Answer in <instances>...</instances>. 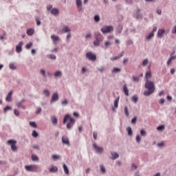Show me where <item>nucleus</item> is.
<instances>
[{
    "mask_svg": "<svg viewBox=\"0 0 176 176\" xmlns=\"http://www.w3.org/2000/svg\"><path fill=\"white\" fill-rule=\"evenodd\" d=\"M124 113H125V115L126 116H129V109L127 108V107L126 106H125V107H124Z\"/></svg>",
    "mask_w": 176,
    "mask_h": 176,
    "instance_id": "nucleus-40",
    "label": "nucleus"
},
{
    "mask_svg": "<svg viewBox=\"0 0 176 176\" xmlns=\"http://www.w3.org/2000/svg\"><path fill=\"white\" fill-rule=\"evenodd\" d=\"M118 104H119V98H117L114 100V108H118Z\"/></svg>",
    "mask_w": 176,
    "mask_h": 176,
    "instance_id": "nucleus-29",
    "label": "nucleus"
},
{
    "mask_svg": "<svg viewBox=\"0 0 176 176\" xmlns=\"http://www.w3.org/2000/svg\"><path fill=\"white\" fill-rule=\"evenodd\" d=\"M85 38H86V39H88V38H91V34L89 33V34H87Z\"/></svg>",
    "mask_w": 176,
    "mask_h": 176,
    "instance_id": "nucleus-61",
    "label": "nucleus"
},
{
    "mask_svg": "<svg viewBox=\"0 0 176 176\" xmlns=\"http://www.w3.org/2000/svg\"><path fill=\"white\" fill-rule=\"evenodd\" d=\"M27 34L29 35V36H32V35H34V29H28L27 30Z\"/></svg>",
    "mask_w": 176,
    "mask_h": 176,
    "instance_id": "nucleus-26",
    "label": "nucleus"
},
{
    "mask_svg": "<svg viewBox=\"0 0 176 176\" xmlns=\"http://www.w3.org/2000/svg\"><path fill=\"white\" fill-rule=\"evenodd\" d=\"M68 120H69L70 122L67 123V129H68V130H71V129H72V126H74V124H75V119L72 118L71 117V115L67 114L65 116V118L63 119V124H65V123H67V122H68Z\"/></svg>",
    "mask_w": 176,
    "mask_h": 176,
    "instance_id": "nucleus-2",
    "label": "nucleus"
},
{
    "mask_svg": "<svg viewBox=\"0 0 176 176\" xmlns=\"http://www.w3.org/2000/svg\"><path fill=\"white\" fill-rule=\"evenodd\" d=\"M111 45H112V43L110 41H106L104 43L105 47H108L109 46H111Z\"/></svg>",
    "mask_w": 176,
    "mask_h": 176,
    "instance_id": "nucleus-38",
    "label": "nucleus"
},
{
    "mask_svg": "<svg viewBox=\"0 0 176 176\" xmlns=\"http://www.w3.org/2000/svg\"><path fill=\"white\" fill-rule=\"evenodd\" d=\"M51 13H52V14H54V16H57V14H58V13H60V12L58 11V9L53 8L51 10Z\"/></svg>",
    "mask_w": 176,
    "mask_h": 176,
    "instance_id": "nucleus-21",
    "label": "nucleus"
},
{
    "mask_svg": "<svg viewBox=\"0 0 176 176\" xmlns=\"http://www.w3.org/2000/svg\"><path fill=\"white\" fill-rule=\"evenodd\" d=\"M67 32H69V33L71 32V29H69L68 26H63L62 30L59 31V34H65Z\"/></svg>",
    "mask_w": 176,
    "mask_h": 176,
    "instance_id": "nucleus-10",
    "label": "nucleus"
},
{
    "mask_svg": "<svg viewBox=\"0 0 176 176\" xmlns=\"http://www.w3.org/2000/svg\"><path fill=\"white\" fill-rule=\"evenodd\" d=\"M94 148L96 150V152L98 153H102V151H104V148H102V147H100L98 146H97V144H93Z\"/></svg>",
    "mask_w": 176,
    "mask_h": 176,
    "instance_id": "nucleus-12",
    "label": "nucleus"
},
{
    "mask_svg": "<svg viewBox=\"0 0 176 176\" xmlns=\"http://www.w3.org/2000/svg\"><path fill=\"white\" fill-rule=\"evenodd\" d=\"M32 137H34V138H36V137H38V134L36 132V131H33L32 133Z\"/></svg>",
    "mask_w": 176,
    "mask_h": 176,
    "instance_id": "nucleus-39",
    "label": "nucleus"
},
{
    "mask_svg": "<svg viewBox=\"0 0 176 176\" xmlns=\"http://www.w3.org/2000/svg\"><path fill=\"white\" fill-rule=\"evenodd\" d=\"M131 123L132 124H135V123H137V118L135 117L133 119H132Z\"/></svg>",
    "mask_w": 176,
    "mask_h": 176,
    "instance_id": "nucleus-49",
    "label": "nucleus"
},
{
    "mask_svg": "<svg viewBox=\"0 0 176 176\" xmlns=\"http://www.w3.org/2000/svg\"><path fill=\"white\" fill-rule=\"evenodd\" d=\"M127 45H133V41L129 40V41H127Z\"/></svg>",
    "mask_w": 176,
    "mask_h": 176,
    "instance_id": "nucleus-63",
    "label": "nucleus"
},
{
    "mask_svg": "<svg viewBox=\"0 0 176 176\" xmlns=\"http://www.w3.org/2000/svg\"><path fill=\"white\" fill-rule=\"evenodd\" d=\"M94 20H95V21H96V23H98V21H100V16L96 15L94 16Z\"/></svg>",
    "mask_w": 176,
    "mask_h": 176,
    "instance_id": "nucleus-41",
    "label": "nucleus"
},
{
    "mask_svg": "<svg viewBox=\"0 0 176 176\" xmlns=\"http://www.w3.org/2000/svg\"><path fill=\"white\" fill-rule=\"evenodd\" d=\"M7 144L10 146L11 151H12V152H17V146H16L17 141L14 140H9L7 141Z\"/></svg>",
    "mask_w": 176,
    "mask_h": 176,
    "instance_id": "nucleus-4",
    "label": "nucleus"
},
{
    "mask_svg": "<svg viewBox=\"0 0 176 176\" xmlns=\"http://www.w3.org/2000/svg\"><path fill=\"white\" fill-rule=\"evenodd\" d=\"M123 91L124 92L125 95L129 96V88H127L126 85H124L123 86Z\"/></svg>",
    "mask_w": 176,
    "mask_h": 176,
    "instance_id": "nucleus-22",
    "label": "nucleus"
},
{
    "mask_svg": "<svg viewBox=\"0 0 176 176\" xmlns=\"http://www.w3.org/2000/svg\"><path fill=\"white\" fill-rule=\"evenodd\" d=\"M32 47V43H29L26 45V49H31Z\"/></svg>",
    "mask_w": 176,
    "mask_h": 176,
    "instance_id": "nucleus-45",
    "label": "nucleus"
},
{
    "mask_svg": "<svg viewBox=\"0 0 176 176\" xmlns=\"http://www.w3.org/2000/svg\"><path fill=\"white\" fill-rule=\"evenodd\" d=\"M62 142L63 144H65L66 145H68V146H69V140L68 139V137H67L65 135L63 136Z\"/></svg>",
    "mask_w": 176,
    "mask_h": 176,
    "instance_id": "nucleus-13",
    "label": "nucleus"
},
{
    "mask_svg": "<svg viewBox=\"0 0 176 176\" xmlns=\"http://www.w3.org/2000/svg\"><path fill=\"white\" fill-rule=\"evenodd\" d=\"M9 67H10V69L12 70L16 69V65H14V63H10Z\"/></svg>",
    "mask_w": 176,
    "mask_h": 176,
    "instance_id": "nucleus-33",
    "label": "nucleus"
},
{
    "mask_svg": "<svg viewBox=\"0 0 176 176\" xmlns=\"http://www.w3.org/2000/svg\"><path fill=\"white\" fill-rule=\"evenodd\" d=\"M175 58H176L175 55L170 54V58L167 62V65H170L171 64V61H173V60H175Z\"/></svg>",
    "mask_w": 176,
    "mask_h": 176,
    "instance_id": "nucleus-19",
    "label": "nucleus"
},
{
    "mask_svg": "<svg viewBox=\"0 0 176 176\" xmlns=\"http://www.w3.org/2000/svg\"><path fill=\"white\" fill-rule=\"evenodd\" d=\"M36 21L37 25H39L41 24V21L39 20V19L36 18Z\"/></svg>",
    "mask_w": 176,
    "mask_h": 176,
    "instance_id": "nucleus-57",
    "label": "nucleus"
},
{
    "mask_svg": "<svg viewBox=\"0 0 176 176\" xmlns=\"http://www.w3.org/2000/svg\"><path fill=\"white\" fill-rule=\"evenodd\" d=\"M51 120L53 123V124H54V126H57V123L58 122V120H57V118H56V116H53L51 117Z\"/></svg>",
    "mask_w": 176,
    "mask_h": 176,
    "instance_id": "nucleus-15",
    "label": "nucleus"
},
{
    "mask_svg": "<svg viewBox=\"0 0 176 176\" xmlns=\"http://www.w3.org/2000/svg\"><path fill=\"white\" fill-rule=\"evenodd\" d=\"M63 73H61V71H57L56 72L54 73V77L57 78L58 76H61Z\"/></svg>",
    "mask_w": 176,
    "mask_h": 176,
    "instance_id": "nucleus-28",
    "label": "nucleus"
},
{
    "mask_svg": "<svg viewBox=\"0 0 176 176\" xmlns=\"http://www.w3.org/2000/svg\"><path fill=\"white\" fill-rule=\"evenodd\" d=\"M14 113L16 116H19V115H20V111H19V110H17V109H14Z\"/></svg>",
    "mask_w": 176,
    "mask_h": 176,
    "instance_id": "nucleus-44",
    "label": "nucleus"
},
{
    "mask_svg": "<svg viewBox=\"0 0 176 176\" xmlns=\"http://www.w3.org/2000/svg\"><path fill=\"white\" fill-rule=\"evenodd\" d=\"M76 5L78 10H82V0H76Z\"/></svg>",
    "mask_w": 176,
    "mask_h": 176,
    "instance_id": "nucleus-20",
    "label": "nucleus"
},
{
    "mask_svg": "<svg viewBox=\"0 0 176 176\" xmlns=\"http://www.w3.org/2000/svg\"><path fill=\"white\" fill-rule=\"evenodd\" d=\"M32 160H33V162H38V160H39V158H38V156H36L35 155H32Z\"/></svg>",
    "mask_w": 176,
    "mask_h": 176,
    "instance_id": "nucleus-31",
    "label": "nucleus"
},
{
    "mask_svg": "<svg viewBox=\"0 0 176 176\" xmlns=\"http://www.w3.org/2000/svg\"><path fill=\"white\" fill-rule=\"evenodd\" d=\"M124 52H122L120 54V56H116V57H111V58H110V60H111V61H115V60H119V58H120V57H123V54H124Z\"/></svg>",
    "mask_w": 176,
    "mask_h": 176,
    "instance_id": "nucleus-18",
    "label": "nucleus"
},
{
    "mask_svg": "<svg viewBox=\"0 0 176 176\" xmlns=\"http://www.w3.org/2000/svg\"><path fill=\"white\" fill-rule=\"evenodd\" d=\"M148 63V59H145L143 60L142 65H146Z\"/></svg>",
    "mask_w": 176,
    "mask_h": 176,
    "instance_id": "nucleus-53",
    "label": "nucleus"
},
{
    "mask_svg": "<svg viewBox=\"0 0 176 176\" xmlns=\"http://www.w3.org/2000/svg\"><path fill=\"white\" fill-rule=\"evenodd\" d=\"M41 111H42V108L38 107V108L37 109V110L36 111V115H38V113H39L40 112H41Z\"/></svg>",
    "mask_w": 176,
    "mask_h": 176,
    "instance_id": "nucleus-50",
    "label": "nucleus"
},
{
    "mask_svg": "<svg viewBox=\"0 0 176 176\" xmlns=\"http://www.w3.org/2000/svg\"><path fill=\"white\" fill-rule=\"evenodd\" d=\"M100 170H101L102 173H105V167H104V166H102V165L100 166Z\"/></svg>",
    "mask_w": 176,
    "mask_h": 176,
    "instance_id": "nucleus-51",
    "label": "nucleus"
},
{
    "mask_svg": "<svg viewBox=\"0 0 176 176\" xmlns=\"http://www.w3.org/2000/svg\"><path fill=\"white\" fill-rule=\"evenodd\" d=\"M9 109H11L10 107L7 106L6 107L4 108V112H8Z\"/></svg>",
    "mask_w": 176,
    "mask_h": 176,
    "instance_id": "nucleus-55",
    "label": "nucleus"
},
{
    "mask_svg": "<svg viewBox=\"0 0 176 176\" xmlns=\"http://www.w3.org/2000/svg\"><path fill=\"white\" fill-rule=\"evenodd\" d=\"M111 156L113 160H115V159H118V157H119V154H118V153H112Z\"/></svg>",
    "mask_w": 176,
    "mask_h": 176,
    "instance_id": "nucleus-25",
    "label": "nucleus"
},
{
    "mask_svg": "<svg viewBox=\"0 0 176 176\" xmlns=\"http://www.w3.org/2000/svg\"><path fill=\"white\" fill-rule=\"evenodd\" d=\"M50 58H51V60H56V56L53 54L50 55Z\"/></svg>",
    "mask_w": 176,
    "mask_h": 176,
    "instance_id": "nucleus-56",
    "label": "nucleus"
},
{
    "mask_svg": "<svg viewBox=\"0 0 176 176\" xmlns=\"http://www.w3.org/2000/svg\"><path fill=\"white\" fill-rule=\"evenodd\" d=\"M172 32L173 34H176V26L173 28V29L172 30Z\"/></svg>",
    "mask_w": 176,
    "mask_h": 176,
    "instance_id": "nucleus-62",
    "label": "nucleus"
},
{
    "mask_svg": "<svg viewBox=\"0 0 176 176\" xmlns=\"http://www.w3.org/2000/svg\"><path fill=\"white\" fill-rule=\"evenodd\" d=\"M96 41H94V46H98L100 45V42H102L104 40V37H102V35L100 33H96Z\"/></svg>",
    "mask_w": 176,
    "mask_h": 176,
    "instance_id": "nucleus-5",
    "label": "nucleus"
},
{
    "mask_svg": "<svg viewBox=\"0 0 176 176\" xmlns=\"http://www.w3.org/2000/svg\"><path fill=\"white\" fill-rule=\"evenodd\" d=\"M12 95H13V91H10L8 93V94L6 98V101H12Z\"/></svg>",
    "mask_w": 176,
    "mask_h": 176,
    "instance_id": "nucleus-17",
    "label": "nucleus"
},
{
    "mask_svg": "<svg viewBox=\"0 0 176 176\" xmlns=\"http://www.w3.org/2000/svg\"><path fill=\"white\" fill-rule=\"evenodd\" d=\"M30 126H31V127L36 129V123H35V122H30Z\"/></svg>",
    "mask_w": 176,
    "mask_h": 176,
    "instance_id": "nucleus-34",
    "label": "nucleus"
},
{
    "mask_svg": "<svg viewBox=\"0 0 176 176\" xmlns=\"http://www.w3.org/2000/svg\"><path fill=\"white\" fill-rule=\"evenodd\" d=\"M63 170L65 174L67 175L69 174V170L68 169V166H67L65 164H63Z\"/></svg>",
    "mask_w": 176,
    "mask_h": 176,
    "instance_id": "nucleus-23",
    "label": "nucleus"
},
{
    "mask_svg": "<svg viewBox=\"0 0 176 176\" xmlns=\"http://www.w3.org/2000/svg\"><path fill=\"white\" fill-rule=\"evenodd\" d=\"M160 104H164V99H160Z\"/></svg>",
    "mask_w": 176,
    "mask_h": 176,
    "instance_id": "nucleus-64",
    "label": "nucleus"
},
{
    "mask_svg": "<svg viewBox=\"0 0 176 176\" xmlns=\"http://www.w3.org/2000/svg\"><path fill=\"white\" fill-rule=\"evenodd\" d=\"M43 93L45 96H46L47 97H49V96H50V92L47 89H45Z\"/></svg>",
    "mask_w": 176,
    "mask_h": 176,
    "instance_id": "nucleus-36",
    "label": "nucleus"
},
{
    "mask_svg": "<svg viewBox=\"0 0 176 176\" xmlns=\"http://www.w3.org/2000/svg\"><path fill=\"white\" fill-rule=\"evenodd\" d=\"M98 71H100V72H104V71L105 69L102 67H100V68H98Z\"/></svg>",
    "mask_w": 176,
    "mask_h": 176,
    "instance_id": "nucleus-58",
    "label": "nucleus"
},
{
    "mask_svg": "<svg viewBox=\"0 0 176 176\" xmlns=\"http://www.w3.org/2000/svg\"><path fill=\"white\" fill-rule=\"evenodd\" d=\"M61 158V157L60 155H52V159L54 160H58Z\"/></svg>",
    "mask_w": 176,
    "mask_h": 176,
    "instance_id": "nucleus-30",
    "label": "nucleus"
},
{
    "mask_svg": "<svg viewBox=\"0 0 176 176\" xmlns=\"http://www.w3.org/2000/svg\"><path fill=\"white\" fill-rule=\"evenodd\" d=\"M23 41L19 43V44L16 46V53H21L23 48Z\"/></svg>",
    "mask_w": 176,
    "mask_h": 176,
    "instance_id": "nucleus-9",
    "label": "nucleus"
},
{
    "mask_svg": "<svg viewBox=\"0 0 176 176\" xmlns=\"http://www.w3.org/2000/svg\"><path fill=\"white\" fill-rule=\"evenodd\" d=\"M126 131H128V135H133V130L131 129V127L129 126L127 129H126Z\"/></svg>",
    "mask_w": 176,
    "mask_h": 176,
    "instance_id": "nucleus-27",
    "label": "nucleus"
},
{
    "mask_svg": "<svg viewBox=\"0 0 176 176\" xmlns=\"http://www.w3.org/2000/svg\"><path fill=\"white\" fill-rule=\"evenodd\" d=\"M51 39L53 41V43H54V45H56L57 42L60 41V37H58V36L52 34L51 36Z\"/></svg>",
    "mask_w": 176,
    "mask_h": 176,
    "instance_id": "nucleus-11",
    "label": "nucleus"
},
{
    "mask_svg": "<svg viewBox=\"0 0 176 176\" xmlns=\"http://www.w3.org/2000/svg\"><path fill=\"white\" fill-rule=\"evenodd\" d=\"M136 141L138 144H140V142H141V138L140 137V135H138L136 137Z\"/></svg>",
    "mask_w": 176,
    "mask_h": 176,
    "instance_id": "nucleus-52",
    "label": "nucleus"
},
{
    "mask_svg": "<svg viewBox=\"0 0 176 176\" xmlns=\"http://www.w3.org/2000/svg\"><path fill=\"white\" fill-rule=\"evenodd\" d=\"M157 130H158V131H163V130H164V125L159 126L157 128Z\"/></svg>",
    "mask_w": 176,
    "mask_h": 176,
    "instance_id": "nucleus-35",
    "label": "nucleus"
},
{
    "mask_svg": "<svg viewBox=\"0 0 176 176\" xmlns=\"http://www.w3.org/2000/svg\"><path fill=\"white\" fill-rule=\"evenodd\" d=\"M153 36H155V33L151 32L149 34V35L146 37V39L148 41H149V39H152V38H153Z\"/></svg>",
    "mask_w": 176,
    "mask_h": 176,
    "instance_id": "nucleus-32",
    "label": "nucleus"
},
{
    "mask_svg": "<svg viewBox=\"0 0 176 176\" xmlns=\"http://www.w3.org/2000/svg\"><path fill=\"white\" fill-rule=\"evenodd\" d=\"M25 168L27 171L32 173H38L39 171V166L36 164L25 166Z\"/></svg>",
    "mask_w": 176,
    "mask_h": 176,
    "instance_id": "nucleus-3",
    "label": "nucleus"
},
{
    "mask_svg": "<svg viewBox=\"0 0 176 176\" xmlns=\"http://www.w3.org/2000/svg\"><path fill=\"white\" fill-rule=\"evenodd\" d=\"M86 57L91 61H96V60H97V56L93 54V52H87L86 54Z\"/></svg>",
    "mask_w": 176,
    "mask_h": 176,
    "instance_id": "nucleus-6",
    "label": "nucleus"
},
{
    "mask_svg": "<svg viewBox=\"0 0 176 176\" xmlns=\"http://www.w3.org/2000/svg\"><path fill=\"white\" fill-rule=\"evenodd\" d=\"M41 73L43 76H46V72L45 71V69H41Z\"/></svg>",
    "mask_w": 176,
    "mask_h": 176,
    "instance_id": "nucleus-54",
    "label": "nucleus"
},
{
    "mask_svg": "<svg viewBox=\"0 0 176 176\" xmlns=\"http://www.w3.org/2000/svg\"><path fill=\"white\" fill-rule=\"evenodd\" d=\"M50 173H56V171H58V168H57V166H52L50 169Z\"/></svg>",
    "mask_w": 176,
    "mask_h": 176,
    "instance_id": "nucleus-24",
    "label": "nucleus"
},
{
    "mask_svg": "<svg viewBox=\"0 0 176 176\" xmlns=\"http://www.w3.org/2000/svg\"><path fill=\"white\" fill-rule=\"evenodd\" d=\"M132 101L133 102H137V101H138V97H137L136 96H134L132 97Z\"/></svg>",
    "mask_w": 176,
    "mask_h": 176,
    "instance_id": "nucleus-37",
    "label": "nucleus"
},
{
    "mask_svg": "<svg viewBox=\"0 0 176 176\" xmlns=\"http://www.w3.org/2000/svg\"><path fill=\"white\" fill-rule=\"evenodd\" d=\"M62 104L63 105H67L68 104V100L67 99H65L63 102H62Z\"/></svg>",
    "mask_w": 176,
    "mask_h": 176,
    "instance_id": "nucleus-48",
    "label": "nucleus"
},
{
    "mask_svg": "<svg viewBox=\"0 0 176 176\" xmlns=\"http://www.w3.org/2000/svg\"><path fill=\"white\" fill-rule=\"evenodd\" d=\"M133 79L134 82H139L140 80V78L137 77V76H133Z\"/></svg>",
    "mask_w": 176,
    "mask_h": 176,
    "instance_id": "nucleus-47",
    "label": "nucleus"
},
{
    "mask_svg": "<svg viewBox=\"0 0 176 176\" xmlns=\"http://www.w3.org/2000/svg\"><path fill=\"white\" fill-rule=\"evenodd\" d=\"M113 72L117 73V72H120V68L115 67L113 69Z\"/></svg>",
    "mask_w": 176,
    "mask_h": 176,
    "instance_id": "nucleus-42",
    "label": "nucleus"
},
{
    "mask_svg": "<svg viewBox=\"0 0 176 176\" xmlns=\"http://www.w3.org/2000/svg\"><path fill=\"white\" fill-rule=\"evenodd\" d=\"M58 100V94L54 93L52 96L51 102H56Z\"/></svg>",
    "mask_w": 176,
    "mask_h": 176,
    "instance_id": "nucleus-14",
    "label": "nucleus"
},
{
    "mask_svg": "<svg viewBox=\"0 0 176 176\" xmlns=\"http://www.w3.org/2000/svg\"><path fill=\"white\" fill-rule=\"evenodd\" d=\"M151 78H152V72L151 71L147 72L145 75L146 80H148V79H151Z\"/></svg>",
    "mask_w": 176,
    "mask_h": 176,
    "instance_id": "nucleus-16",
    "label": "nucleus"
},
{
    "mask_svg": "<svg viewBox=\"0 0 176 176\" xmlns=\"http://www.w3.org/2000/svg\"><path fill=\"white\" fill-rule=\"evenodd\" d=\"M140 134H141V135L145 136V135H146V132L144 129H142L140 131Z\"/></svg>",
    "mask_w": 176,
    "mask_h": 176,
    "instance_id": "nucleus-46",
    "label": "nucleus"
},
{
    "mask_svg": "<svg viewBox=\"0 0 176 176\" xmlns=\"http://www.w3.org/2000/svg\"><path fill=\"white\" fill-rule=\"evenodd\" d=\"M93 135H94V140H97V133L94 132Z\"/></svg>",
    "mask_w": 176,
    "mask_h": 176,
    "instance_id": "nucleus-59",
    "label": "nucleus"
},
{
    "mask_svg": "<svg viewBox=\"0 0 176 176\" xmlns=\"http://www.w3.org/2000/svg\"><path fill=\"white\" fill-rule=\"evenodd\" d=\"M102 34H108L111 31H113V28L112 26H104L101 29Z\"/></svg>",
    "mask_w": 176,
    "mask_h": 176,
    "instance_id": "nucleus-7",
    "label": "nucleus"
},
{
    "mask_svg": "<svg viewBox=\"0 0 176 176\" xmlns=\"http://www.w3.org/2000/svg\"><path fill=\"white\" fill-rule=\"evenodd\" d=\"M24 102V100H23L21 102H18L16 103V106L18 107V108H20V107L22 105L21 104H23Z\"/></svg>",
    "mask_w": 176,
    "mask_h": 176,
    "instance_id": "nucleus-43",
    "label": "nucleus"
},
{
    "mask_svg": "<svg viewBox=\"0 0 176 176\" xmlns=\"http://www.w3.org/2000/svg\"><path fill=\"white\" fill-rule=\"evenodd\" d=\"M166 34V30L164 29H159L157 32V36L158 38H163L164 36V34Z\"/></svg>",
    "mask_w": 176,
    "mask_h": 176,
    "instance_id": "nucleus-8",
    "label": "nucleus"
},
{
    "mask_svg": "<svg viewBox=\"0 0 176 176\" xmlns=\"http://www.w3.org/2000/svg\"><path fill=\"white\" fill-rule=\"evenodd\" d=\"M144 86L145 88L148 89V91L144 92V96H151V94L155 90V83L149 80H146Z\"/></svg>",
    "mask_w": 176,
    "mask_h": 176,
    "instance_id": "nucleus-1",
    "label": "nucleus"
},
{
    "mask_svg": "<svg viewBox=\"0 0 176 176\" xmlns=\"http://www.w3.org/2000/svg\"><path fill=\"white\" fill-rule=\"evenodd\" d=\"M158 146H164V142H160L157 144Z\"/></svg>",
    "mask_w": 176,
    "mask_h": 176,
    "instance_id": "nucleus-60",
    "label": "nucleus"
}]
</instances>
